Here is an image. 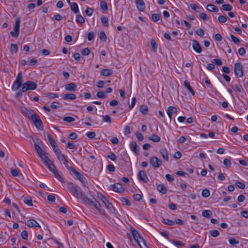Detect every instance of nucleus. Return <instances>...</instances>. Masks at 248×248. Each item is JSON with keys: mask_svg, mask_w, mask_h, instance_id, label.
I'll list each match as a JSON object with an SVG mask.
<instances>
[{"mask_svg": "<svg viewBox=\"0 0 248 248\" xmlns=\"http://www.w3.org/2000/svg\"><path fill=\"white\" fill-rule=\"evenodd\" d=\"M177 112V109L175 107L172 106H170L168 108L167 114L170 115V114H173L176 113Z\"/></svg>", "mask_w": 248, "mask_h": 248, "instance_id": "obj_30", "label": "nucleus"}, {"mask_svg": "<svg viewBox=\"0 0 248 248\" xmlns=\"http://www.w3.org/2000/svg\"><path fill=\"white\" fill-rule=\"evenodd\" d=\"M130 147L131 150L134 152L136 154L138 155L139 153V150L138 148V145L136 143V142L134 141H132L130 142Z\"/></svg>", "mask_w": 248, "mask_h": 248, "instance_id": "obj_21", "label": "nucleus"}, {"mask_svg": "<svg viewBox=\"0 0 248 248\" xmlns=\"http://www.w3.org/2000/svg\"><path fill=\"white\" fill-rule=\"evenodd\" d=\"M112 74V71L109 69H104L100 72L101 75L103 76H109Z\"/></svg>", "mask_w": 248, "mask_h": 248, "instance_id": "obj_24", "label": "nucleus"}, {"mask_svg": "<svg viewBox=\"0 0 248 248\" xmlns=\"http://www.w3.org/2000/svg\"><path fill=\"white\" fill-rule=\"evenodd\" d=\"M192 46L193 50L198 53H200L202 51V48L199 43V42L196 40H192Z\"/></svg>", "mask_w": 248, "mask_h": 248, "instance_id": "obj_16", "label": "nucleus"}, {"mask_svg": "<svg viewBox=\"0 0 248 248\" xmlns=\"http://www.w3.org/2000/svg\"><path fill=\"white\" fill-rule=\"evenodd\" d=\"M112 189L116 192L120 193H123L124 189L123 186L120 183H116L111 186Z\"/></svg>", "mask_w": 248, "mask_h": 248, "instance_id": "obj_14", "label": "nucleus"}, {"mask_svg": "<svg viewBox=\"0 0 248 248\" xmlns=\"http://www.w3.org/2000/svg\"><path fill=\"white\" fill-rule=\"evenodd\" d=\"M234 74L239 78L243 76L244 73L241 62H238L234 64Z\"/></svg>", "mask_w": 248, "mask_h": 248, "instance_id": "obj_12", "label": "nucleus"}, {"mask_svg": "<svg viewBox=\"0 0 248 248\" xmlns=\"http://www.w3.org/2000/svg\"><path fill=\"white\" fill-rule=\"evenodd\" d=\"M100 7H101V8L104 11H106L108 9L106 2L104 0L101 1Z\"/></svg>", "mask_w": 248, "mask_h": 248, "instance_id": "obj_46", "label": "nucleus"}, {"mask_svg": "<svg viewBox=\"0 0 248 248\" xmlns=\"http://www.w3.org/2000/svg\"><path fill=\"white\" fill-rule=\"evenodd\" d=\"M24 202L29 206H32V199L31 197H27L24 199Z\"/></svg>", "mask_w": 248, "mask_h": 248, "instance_id": "obj_35", "label": "nucleus"}, {"mask_svg": "<svg viewBox=\"0 0 248 248\" xmlns=\"http://www.w3.org/2000/svg\"><path fill=\"white\" fill-rule=\"evenodd\" d=\"M210 235L212 237H217L219 235V232L216 230H214L211 231L210 232Z\"/></svg>", "mask_w": 248, "mask_h": 248, "instance_id": "obj_51", "label": "nucleus"}, {"mask_svg": "<svg viewBox=\"0 0 248 248\" xmlns=\"http://www.w3.org/2000/svg\"><path fill=\"white\" fill-rule=\"evenodd\" d=\"M52 173L54 174L55 177L58 179L60 181H61V182H62L63 183L64 182V180L63 179V178H62V177L59 174V173H58L57 169L54 170L53 172H52Z\"/></svg>", "mask_w": 248, "mask_h": 248, "instance_id": "obj_36", "label": "nucleus"}, {"mask_svg": "<svg viewBox=\"0 0 248 248\" xmlns=\"http://www.w3.org/2000/svg\"><path fill=\"white\" fill-rule=\"evenodd\" d=\"M63 99L74 100L76 98V95L73 93H66L62 95Z\"/></svg>", "mask_w": 248, "mask_h": 248, "instance_id": "obj_25", "label": "nucleus"}, {"mask_svg": "<svg viewBox=\"0 0 248 248\" xmlns=\"http://www.w3.org/2000/svg\"><path fill=\"white\" fill-rule=\"evenodd\" d=\"M20 17H18L16 19L15 22V25L14 26V31H11L10 32V34L12 36L15 38L17 37L20 31Z\"/></svg>", "mask_w": 248, "mask_h": 248, "instance_id": "obj_11", "label": "nucleus"}, {"mask_svg": "<svg viewBox=\"0 0 248 248\" xmlns=\"http://www.w3.org/2000/svg\"><path fill=\"white\" fill-rule=\"evenodd\" d=\"M108 157L112 161H115L117 158L116 155L112 152H111L110 155H108Z\"/></svg>", "mask_w": 248, "mask_h": 248, "instance_id": "obj_61", "label": "nucleus"}, {"mask_svg": "<svg viewBox=\"0 0 248 248\" xmlns=\"http://www.w3.org/2000/svg\"><path fill=\"white\" fill-rule=\"evenodd\" d=\"M96 96L99 98H105L107 97L105 92L103 91H99L96 93Z\"/></svg>", "mask_w": 248, "mask_h": 248, "instance_id": "obj_42", "label": "nucleus"}, {"mask_svg": "<svg viewBox=\"0 0 248 248\" xmlns=\"http://www.w3.org/2000/svg\"><path fill=\"white\" fill-rule=\"evenodd\" d=\"M136 102V97H133L132 98L131 104L129 106V109H131L132 108H134V106L135 105Z\"/></svg>", "mask_w": 248, "mask_h": 248, "instance_id": "obj_62", "label": "nucleus"}, {"mask_svg": "<svg viewBox=\"0 0 248 248\" xmlns=\"http://www.w3.org/2000/svg\"><path fill=\"white\" fill-rule=\"evenodd\" d=\"M32 140L34 143V147L40 158L42 157V156L48 154L44 151L45 148L44 147L43 143L40 139L38 137H35L32 138Z\"/></svg>", "mask_w": 248, "mask_h": 248, "instance_id": "obj_3", "label": "nucleus"}, {"mask_svg": "<svg viewBox=\"0 0 248 248\" xmlns=\"http://www.w3.org/2000/svg\"><path fill=\"white\" fill-rule=\"evenodd\" d=\"M207 10L210 12L217 13L218 11V9L215 5L212 4H208L206 6Z\"/></svg>", "mask_w": 248, "mask_h": 248, "instance_id": "obj_22", "label": "nucleus"}, {"mask_svg": "<svg viewBox=\"0 0 248 248\" xmlns=\"http://www.w3.org/2000/svg\"><path fill=\"white\" fill-rule=\"evenodd\" d=\"M202 216L206 218H210L212 216V213L210 210H205L202 212Z\"/></svg>", "mask_w": 248, "mask_h": 248, "instance_id": "obj_28", "label": "nucleus"}, {"mask_svg": "<svg viewBox=\"0 0 248 248\" xmlns=\"http://www.w3.org/2000/svg\"><path fill=\"white\" fill-rule=\"evenodd\" d=\"M136 4L139 11L143 12L145 9V5L143 0H136Z\"/></svg>", "mask_w": 248, "mask_h": 248, "instance_id": "obj_17", "label": "nucleus"}, {"mask_svg": "<svg viewBox=\"0 0 248 248\" xmlns=\"http://www.w3.org/2000/svg\"><path fill=\"white\" fill-rule=\"evenodd\" d=\"M140 112H141L142 114H146L148 111V107L146 105H142L140 108Z\"/></svg>", "mask_w": 248, "mask_h": 248, "instance_id": "obj_38", "label": "nucleus"}, {"mask_svg": "<svg viewBox=\"0 0 248 248\" xmlns=\"http://www.w3.org/2000/svg\"><path fill=\"white\" fill-rule=\"evenodd\" d=\"M99 37L101 41L103 42L106 41L107 36L104 31H101L99 32Z\"/></svg>", "mask_w": 248, "mask_h": 248, "instance_id": "obj_39", "label": "nucleus"}, {"mask_svg": "<svg viewBox=\"0 0 248 248\" xmlns=\"http://www.w3.org/2000/svg\"><path fill=\"white\" fill-rule=\"evenodd\" d=\"M149 140L155 142H159L160 140V138L155 134H153L149 138Z\"/></svg>", "mask_w": 248, "mask_h": 248, "instance_id": "obj_33", "label": "nucleus"}, {"mask_svg": "<svg viewBox=\"0 0 248 248\" xmlns=\"http://www.w3.org/2000/svg\"><path fill=\"white\" fill-rule=\"evenodd\" d=\"M62 119L63 121L68 123H71L75 120V119L73 117L70 116L64 117Z\"/></svg>", "mask_w": 248, "mask_h": 248, "instance_id": "obj_48", "label": "nucleus"}, {"mask_svg": "<svg viewBox=\"0 0 248 248\" xmlns=\"http://www.w3.org/2000/svg\"><path fill=\"white\" fill-rule=\"evenodd\" d=\"M67 187L71 194L78 199H79L83 193L82 191H79L80 188L73 183L68 182Z\"/></svg>", "mask_w": 248, "mask_h": 248, "instance_id": "obj_4", "label": "nucleus"}, {"mask_svg": "<svg viewBox=\"0 0 248 248\" xmlns=\"http://www.w3.org/2000/svg\"><path fill=\"white\" fill-rule=\"evenodd\" d=\"M44 164L46 166L50 171L52 172L56 170L54 164L52 162L51 160L45 155L41 157Z\"/></svg>", "mask_w": 248, "mask_h": 248, "instance_id": "obj_7", "label": "nucleus"}, {"mask_svg": "<svg viewBox=\"0 0 248 248\" xmlns=\"http://www.w3.org/2000/svg\"><path fill=\"white\" fill-rule=\"evenodd\" d=\"M37 86L36 83L31 80H28L23 84L22 91L26 92L28 90H33L36 89Z\"/></svg>", "mask_w": 248, "mask_h": 248, "instance_id": "obj_8", "label": "nucleus"}, {"mask_svg": "<svg viewBox=\"0 0 248 248\" xmlns=\"http://www.w3.org/2000/svg\"><path fill=\"white\" fill-rule=\"evenodd\" d=\"M70 8L75 14H78L79 12L78 5L77 3L72 2L70 5Z\"/></svg>", "mask_w": 248, "mask_h": 248, "instance_id": "obj_27", "label": "nucleus"}, {"mask_svg": "<svg viewBox=\"0 0 248 248\" xmlns=\"http://www.w3.org/2000/svg\"><path fill=\"white\" fill-rule=\"evenodd\" d=\"M98 197L102 201V202L106 205L107 209L109 210L110 212L113 213L114 212L115 209L113 207L112 204L109 202L104 195H103L101 193H99L98 194Z\"/></svg>", "mask_w": 248, "mask_h": 248, "instance_id": "obj_10", "label": "nucleus"}, {"mask_svg": "<svg viewBox=\"0 0 248 248\" xmlns=\"http://www.w3.org/2000/svg\"><path fill=\"white\" fill-rule=\"evenodd\" d=\"M20 109L21 113L31 120L33 124L40 120L38 115L33 110L24 107H21Z\"/></svg>", "mask_w": 248, "mask_h": 248, "instance_id": "obj_2", "label": "nucleus"}, {"mask_svg": "<svg viewBox=\"0 0 248 248\" xmlns=\"http://www.w3.org/2000/svg\"><path fill=\"white\" fill-rule=\"evenodd\" d=\"M162 222L163 223L169 226H173L175 224L174 222L172 220H170L169 219H165L164 218H162Z\"/></svg>", "mask_w": 248, "mask_h": 248, "instance_id": "obj_31", "label": "nucleus"}, {"mask_svg": "<svg viewBox=\"0 0 248 248\" xmlns=\"http://www.w3.org/2000/svg\"><path fill=\"white\" fill-rule=\"evenodd\" d=\"M172 243L175 245L176 246H177V247H183L184 246V243H183L182 242H181V241H177V240H173L172 241Z\"/></svg>", "mask_w": 248, "mask_h": 248, "instance_id": "obj_57", "label": "nucleus"}, {"mask_svg": "<svg viewBox=\"0 0 248 248\" xmlns=\"http://www.w3.org/2000/svg\"><path fill=\"white\" fill-rule=\"evenodd\" d=\"M10 172H11V174L14 177H16V176H18V175H19V172H18L17 170L15 169H11Z\"/></svg>", "mask_w": 248, "mask_h": 248, "instance_id": "obj_52", "label": "nucleus"}, {"mask_svg": "<svg viewBox=\"0 0 248 248\" xmlns=\"http://www.w3.org/2000/svg\"><path fill=\"white\" fill-rule=\"evenodd\" d=\"M56 155L58 158V159L61 162H62L63 164L65 165L67 163L68 160L66 158L65 155L62 154V152H59V153L56 154Z\"/></svg>", "mask_w": 248, "mask_h": 248, "instance_id": "obj_19", "label": "nucleus"}, {"mask_svg": "<svg viewBox=\"0 0 248 248\" xmlns=\"http://www.w3.org/2000/svg\"><path fill=\"white\" fill-rule=\"evenodd\" d=\"M65 89L69 91H75L77 89V86L75 83H70L65 86Z\"/></svg>", "mask_w": 248, "mask_h": 248, "instance_id": "obj_20", "label": "nucleus"}, {"mask_svg": "<svg viewBox=\"0 0 248 248\" xmlns=\"http://www.w3.org/2000/svg\"><path fill=\"white\" fill-rule=\"evenodd\" d=\"M229 243L232 246H234L237 244H238L239 242L238 240L233 238H231L229 239Z\"/></svg>", "mask_w": 248, "mask_h": 248, "instance_id": "obj_45", "label": "nucleus"}, {"mask_svg": "<svg viewBox=\"0 0 248 248\" xmlns=\"http://www.w3.org/2000/svg\"><path fill=\"white\" fill-rule=\"evenodd\" d=\"M22 78V72H20L16 76V80L13 84L12 89L13 91H17L23 85Z\"/></svg>", "mask_w": 248, "mask_h": 248, "instance_id": "obj_9", "label": "nucleus"}, {"mask_svg": "<svg viewBox=\"0 0 248 248\" xmlns=\"http://www.w3.org/2000/svg\"><path fill=\"white\" fill-rule=\"evenodd\" d=\"M90 53V51L88 48H84L81 51V54L83 55L88 56Z\"/></svg>", "mask_w": 248, "mask_h": 248, "instance_id": "obj_59", "label": "nucleus"}, {"mask_svg": "<svg viewBox=\"0 0 248 248\" xmlns=\"http://www.w3.org/2000/svg\"><path fill=\"white\" fill-rule=\"evenodd\" d=\"M21 235L22 238L24 240L28 239V233L26 230H24L21 232Z\"/></svg>", "mask_w": 248, "mask_h": 248, "instance_id": "obj_55", "label": "nucleus"}, {"mask_svg": "<svg viewBox=\"0 0 248 248\" xmlns=\"http://www.w3.org/2000/svg\"><path fill=\"white\" fill-rule=\"evenodd\" d=\"M70 169L73 174L83 184V186L85 187H87L88 186V183L85 177L81 173H80L78 171H77L74 167H70Z\"/></svg>", "mask_w": 248, "mask_h": 248, "instance_id": "obj_5", "label": "nucleus"}, {"mask_svg": "<svg viewBox=\"0 0 248 248\" xmlns=\"http://www.w3.org/2000/svg\"><path fill=\"white\" fill-rule=\"evenodd\" d=\"M35 127L40 130H43V125L42 122L41 120H39L37 122L34 124Z\"/></svg>", "mask_w": 248, "mask_h": 248, "instance_id": "obj_40", "label": "nucleus"}, {"mask_svg": "<svg viewBox=\"0 0 248 248\" xmlns=\"http://www.w3.org/2000/svg\"><path fill=\"white\" fill-rule=\"evenodd\" d=\"M150 163L154 167L158 168L162 165L161 161L156 156H153L150 159Z\"/></svg>", "mask_w": 248, "mask_h": 248, "instance_id": "obj_13", "label": "nucleus"}, {"mask_svg": "<svg viewBox=\"0 0 248 248\" xmlns=\"http://www.w3.org/2000/svg\"><path fill=\"white\" fill-rule=\"evenodd\" d=\"M218 20L220 23H225L227 21V18L224 16L220 15L218 17Z\"/></svg>", "mask_w": 248, "mask_h": 248, "instance_id": "obj_54", "label": "nucleus"}, {"mask_svg": "<svg viewBox=\"0 0 248 248\" xmlns=\"http://www.w3.org/2000/svg\"><path fill=\"white\" fill-rule=\"evenodd\" d=\"M200 17L204 21L208 20L209 19L207 15L204 13H201L199 15Z\"/></svg>", "mask_w": 248, "mask_h": 248, "instance_id": "obj_63", "label": "nucleus"}, {"mask_svg": "<svg viewBox=\"0 0 248 248\" xmlns=\"http://www.w3.org/2000/svg\"><path fill=\"white\" fill-rule=\"evenodd\" d=\"M121 201L124 204L126 205L127 206H130L131 204L129 200L125 197H122L121 198Z\"/></svg>", "mask_w": 248, "mask_h": 248, "instance_id": "obj_49", "label": "nucleus"}, {"mask_svg": "<svg viewBox=\"0 0 248 248\" xmlns=\"http://www.w3.org/2000/svg\"><path fill=\"white\" fill-rule=\"evenodd\" d=\"M47 139H48V141L49 142V143L52 147L53 146H54L56 144H57L56 142H55V140L54 139V138L52 137V136L50 134H47Z\"/></svg>", "mask_w": 248, "mask_h": 248, "instance_id": "obj_32", "label": "nucleus"}, {"mask_svg": "<svg viewBox=\"0 0 248 248\" xmlns=\"http://www.w3.org/2000/svg\"><path fill=\"white\" fill-rule=\"evenodd\" d=\"M157 189L160 192L162 193V194H165L167 191V188L163 185L161 184H159L157 186Z\"/></svg>", "mask_w": 248, "mask_h": 248, "instance_id": "obj_29", "label": "nucleus"}, {"mask_svg": "<svg viewBox=\"0 0 248 248\" xmlns=\"http://www.w3.org/2000/svg\"><path fill=\"white\" fill-rule=\"evenodd\" d=\"M210 195V191L207 189H204L202 190V195L204 198L208 197Z\"/></svg>", "mask_w": 248, "mask_h": 248, "instance_id": "obj_43", "label": "nucleus"}, {"mask_svg": "<svg viewBox=\"0 0 248 248\" xmlns=\"http://www.w3.org/2000/svg\"><path fill=\"white\" fill-rule=\"evenodd\" d=\"M222 9L226 11H230L232 10V6L229 4H226L222 5Z\"/></svg>", "mask_w": 248, "mask_h": 248, "instance_id": "obj_44", "label": "nucleus"}, {"mask_svg": "<svg viewBox=\"0 0 248 248\" xmlns=\"http://www.w3.org/2000/svg\"><path fill=\"white\" fill-rule=\"evenodd\" d=\"M96 134L94 132L91 131L86 133V136L90 139H93L95 137Z\"/></svg>", "mask_w": 248, "mask_h": 248, "instance_id": "obj_60", "label": "nucleus"}, {"mask_svg": "<svg viewBox=\"0 0 248 248\" xmlns=\"http://www.w3.org/2000/svg\"><path fill=\"white\" fill-rule=\"evenodd\" d=\"M103 121L109 124H110L111 122L110 118L108 115H106L103 117Z\"/></svg>", "mask_w": 248, "mask_h": 248, "instance_id": "obj_58", "label": "nucleus"}, {"mask_svg": "<svg viewBox=\"0 0 248 248\" xmlns=\"http://www.w3.org/2000/svg\"><path fill=\"white\" fill-rule=\"evenodd\" d=\"M66 147L71 149H74L76 148V145L73 142H68L66 144Z\"/></svg>", "mask_w": 248, "mask_h": 248, "instance_id": "obj_56", "label": "nucleus"}, {"mask_svg": "<svg viewBox=\"0 0 248 248\" xmlns=\"http://www.w3.org/2000/svg\"><path fill=\"white\" fill-rule=\"evenodd\" d=\"M184 85L185 87L187 88V90L191 93V94L194 96L195 95L194 91L187 80H185L184 81Z\"/></svg>", "mask_w": 248, "mask_h": 248, "instance_id": "obj_26", "label": "nucleus"}, {"mask_svg": "<svg viewBox=\"0 0 248 248\" xmlns=\"http://www.w3.org/2000/svg\"><path fill=\"white\" fill-rule=\"evenodd\" d=\"M101 21L104 26H108V19L107 17L105 16H102L101 17Z\"/></svg>", "mask_w": 248, "mask_h": 248, "instance_id": "obj_34", "label": "nucleus"}, {"mask_svg": "<svg viewBox=\"0 0 248 248\" xmlns=\"http://www.w3.org/2000/svg\"><path fill=\"white\" fill-rule=\"evenodd\" d=\"M130 231L134 239L140 247H141V242L144 244V246H146V243L144 240L140 236L138 232L135 229L131 228Z\"/></svg>", "mask_w": 248, "mask_h": 248, "instance_id": "obj_6", "label": "nucleus"}, {"mask_svg": "<svg viewBox=\"0 0 248 248\" xmlns=\"http://www.w3.org/2000/svg\"><path fill=\"white\" fill-rule=\"evenodd\" d=\"M79 199L82 202L86 205H93L94 207L100 212L101 214H105V210L101 208V205L97 200L91 194L89 195H85L83 193L80 196Z\"/></svg>", "mask_w": 248, "mask_h": 248, "instance_id": "obj_1", "label": "nucleus"}, {"mask_svg": "<svg viewBox=\"0 0 248 248\" xmlns=\"http://www.w3.org/2000/svg\"><path fill=\"white\" fill-rule=\"evenodd\" d=\"M196 34L201 37H202L204 34V31L201 28H199L196 31Z\"/></svg>", "mask_w": 248, "mask_h": 248, "instance_id": "obj_53", "label": "nucleus"}, {"mask_svg": "<svg viewBox=\"0 0 248 248\" xmlns=\"http://www.w3.org/2000/svg\"><path fill=\"white\" fill-rule=\"evenodd\" d=\"M26 224L30 227H41L39 223L34 219H30L27 220Z\"/></svg>", "mask_w": 248, "mask_h": 248, "instance_id": "obj_18", "label": "nucleus"}, {"mask_svg": "<svg viewBox=\"0 0 248 248\" xmlns=\"http://www.w3.org/2000/svg\"><path fill=\"white\" fill-rule=\"evenodd\" d=\"M150 44H151V46L153 49V51L154 52H156L157 50V45L154 39H152L151 40Z\"/></svg>", "mask_w": 248, "mask_h": 248, "instance_id": "obj_37", "label": "nucleus"}, {"mask_svg": "<svg viewBox=\"0 0 248 248\" xmlns=\"http://www.w3.org/2000/svg\"><path fill=\"white\" fill-rule=\"evenodd\" d=\"M230 37L231 38L232 41L235 43V44H239L240 42V40L239 39H238L237 37L234 36L232 34H230Z\"/></svg>", "mask_w": 248, "mask_h": 248, "instance_id": "obj_50", "label": "nucleus"}, {"mask_svg": "<svg viewBox=\"0 0 248 248\" xmlns=\"http://www.w3.org/2000/svg\"><path fill=\"white\" fill-rule=\"evenodd\" d=\"M76 20L77 22L79 23H83L85 22V20L81 15H77Z\"/></svg>", "mask_w": 248, "mask_h": 248, "instance_id": "obj_41", "label": "nucleus"}, {"mask_svg": "<svg viewBox=\"0 0 248 248\" xmlns=\"http://www.w3.org/2000/svg\"><path fill=\"white\" fill-rule=\"evenodd\" d=\"M93 10L92 8L87 7L85 10V14L87 16H90L92 15L93 13Z\"/></svg>", "mask_w": 248, "mask_h": 248, "instance_id": "obj_47", "label": "nucleus"}, {"mask_svg": "<svg viewBox=\"0 0 248 248\" xmlns=\"http://www.w3.org/2000/svg\"><path fill=\"white\" fill-rule=\"evenodd\" d=\"M160 153L164 160L166 161L169 160V156L168 152L166 149H161L160 150Z\"/></svg>", "mask_w": 248, "mask_h": 248, "instance_id": "obj_23", "label": "nucleus"}, {"mask_svg": "<svg viewBox=\"0 0 248 248\" xmlns=\"http://www.w3.org/2000/svg\"><path fill=\"white\" fill-rule=\"evenodd\" d=\"M138 178L140 180L145 183H147L148 181V176L145 172L143 170H140L139 171Z\"/></svg>", "mask_w": 248, "mask_h": 248, "instance_id": "obj_15", "label": "nucleus"}, {"mask_svg": "<svg viewBox=\"0 0 248 248\" xmlns=\"http://www.w3.org/2000/svg\"><path fill=\"white\" fill-rule=\"evenodd\" d=\"M152 19L155 22H157L159 20L160 16L158 14H153L152 15Z\"/></svg>", "mask_w": 248, "mask_h": 248, "instance_id": "obj_64", "label": "nucleus"}]
</instances>
